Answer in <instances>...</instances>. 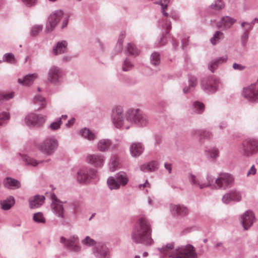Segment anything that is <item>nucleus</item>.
Returning <instances> with one entry per match:
<instances>
[{
  "label": "nucleus",
  "mask_w": 258,
  "mask_h": 258,
  "mask_svg": "<svg viewBox=\"0 0 258 258\" xmlns=\"http://www.w3.org/2000/svg\"><path fill=\"white\" fill-rule=\"evenodd\" d=\"M207 181L205 182L200 176L192 174L188 175L190 183L200 189L212 187L216 189H226L231 187L234 183L233 176L226 172L218 173L217 177H215L212 173L208 172L206 176Z\"/></svg>",
  "instance_id": "nucleus-1"
},
{
  "label": "nucleus",
  "mask_w": 258,
  "mask_h": 258,
  "mask_svg": "<svg viewBox=\"0 0 258 258\" xmlns=\"http://www.w3.org/2000/svg\"><path fill=\"white\" fill-rule=\"evenodd\" d=\"M174 244L169 243L162 246V254L171 258H197L195 247L190 244L178 246L173 249Z\"/></svg>",
  "instance_id": "nucleus-2"
},
{
  "label": "nucleus",
  "mask_w": 258,
  "mask_h": 258,
  "mask_svg": "<svg viewBox=\"0 0 258 258\" xmlns=\"http://www.w3.org/2000/svg\"><path fill=\"white\" fill-rule=\"evenodd\" d=\"M151 234V226L148 220L144 217L140 218L139 225L132 233L133 240L137 243L150 244L152 242Z\"/></svg>",
  "instance_id": "nucleus-3"
},
{
  "label": "nucleus",
  "mask_w": 258,
  "mask_h": 258,
  "mask_svg": "<svg viewBox=\"0 0 258 258\" xmlns=\"http://www.w3.org/2000/svg\"><path fill=\"white\" fill-rule=\"evenodd\" d=\"M126 119L140 126H146L149 123L148 116L139 109H130L126 112Z\"/></svg>",
  "instance_id": "nucleus-4"
},
{
  "label": "nucleus",
  "mask_w": 258,
  "mask_h": 258,
  "mask_svg": "<svg viewBox=\"0 0 258 258\" xmlns=\"http://www.w3.org/2000/svg\"><path fill=\"white\" fill-rule=\"evenodd\" d=\"M242 95L249 102H258V79L255 82L243 88Z\"/></svg>",
  "instance_id": "nucleus-5"
},
{
  "label": "nucleus",
  "mask_w": 258,
  "mask_h": 258,
  "mask_svg": "<svg viewBox=\"0 0 258 258\" xmlns=\"http://www.w3.org/2000/svg\"><path fill=\"white\" fill-rule=\"evenodd\" d=\"M128 181L126 174L120 172L116 175V179L112 177H109L107 180V184L110 189H116L119 188L120 185H125Z\"/></svg>",
  "instance_id": "nucleus-6"
},
{
  "label": "nucleus",
  "mask_w": 258,
  "mask_h": 258,
  "mask_svg": "<svg viewBox=\"0 0 258 258\" xmlns=\"http://www.w3.org/2000/svg\"><path fill=\"white\" fill-rule=\"evenodd\" d=\"M219 84V79L215 76H213L204 78L201 83L202 89L208 93L215 92Z\"/></svg>",
  "instance_id": "nucleus-7"
},
{
  "label": "nucleus",
  "mask_w": 258,
  "mask_h": 258,
  "mask_svg": "<svg viewBox=\"0 0 258 258\" xmlns=\"http://www.w3.org/2000/svg\"><path fill=\"white\" fill-rule=\"evenodd\" d=\"M111 117L114 125L117 128H120L125 124L126 121H128L126 114L125 117L123 109L121 107H116L113 109Z\"/></svg>",
  "instance_id": "nucleus-8"
},
{
  "label": "nucleus",
  "mask_w": 258,
  "mask_h": 258,
  "mask_svg": "<svg viewBox=\"0 0 258 258\" xmlns=\"http://www.w3.org/2000/svg\"><path fill=\"white\" fill-rule=\"evenodd\" d=\"M257 149L258 141L254 139H248L243 142L240 148V152L244 156H248Z\"/></svg>",
  "instance_id": "nucleus-9"
},
{
  "label": "nucleus",
  "mask_w": 258,
  "mask_h": 258,
  "mask_svg": "<svg viewBox=\"0 0 258 258\" xmlns=\"http://www.w3.org/2000/svg\"><path fill=\"white\" fill-rule=\"evenodd\" d=\"M63 16L61 11H56L51 14L48 18V22L46 24L45 31L46 33L51 32L55 27L57 23Z\"/></svg>",
  "instance_id": "nucleus-10"
},
{
  "label": "nucleus",
  "mask_w": 258,
  "mask_h": 258,
  "mask_svg": "<svg viewBox=\"0 0 258 258\" xmlns=\"http://www.w3.org/2000/svg\"><path fill=\"white\" fill-rule=\"evenodd\" d=\"M242 199V194L240 191L232 189L225 194L222 197V200L224 204H228L232 202H239Z\"/></svg>",
  "instance_id": "nucleus-11"
},
{
  "label": "nucleus",
  "mask_w": 258,
  "mask_h": 258,
  "mask_svg": "<svg viewBox=\"0 0 258 258\" xmlns=\"http://www.w3.org/2000/svg\"><path fill=\"white\" fill-rule=\"evenodd\" d=\"M46 120V117L34 113L29 114L25 118V122L28 126L42 125Z\"/></svg>",
  "instance_id": "nucleus-12"
},
{
  "label": "nucleus",
  "mask_w": 258,
  "mask_h": 258,
  "mask_svg": "<svg viewBox=\"0 0 258 258\" xmlns=\"http://www.w3.org/2000/svg\"><path fill=\"white\" fill-rule=\"evenodd\" d=\"M57 142L53 139H47L39 146L40 150L44 153L50 154L56 148Z\"/></svg>",
  "instance_id": "nucleus-13"
},
{
  "label": "nucleus",
  "mask_w": 258,
  "mask_h": 258,
  "mask_svg": "<svg viewBox=\"0 0 258 258\" xmlns=\"http://www.w3.org/2000/svg\"><path fill=\"white\" fill-rule=\"evenodd\" d=\"M254 216L251 211L248 210L241 216L240 220L245 230H247L253 224Z\"/></svg>",
  "instance_id": "nucleus-14"
},
{
  "label": "nucleus",
  "mask_w": 258,
  "mask_h": 258,
  "mask_svg": "<svg viewBox=\"0 0 258 258\" xmlns=\"http://www.w3.org/2000/svg\"><path fill=\"white\" fill-rule=\"evenodd\" d=\"M51 199L52 200L51 208L53 212L57 216L63 218L64 217V209L61 202L57 199L54 194L51 196Z\"/></svg>",
  "instance_id": "nucleus-15"
},
{
  "label": "nucleus",
  "mask_w": 258,
  "mask_h": 258,
  "mask_svg": "<svg viewBox=\"0 0 258 258\" xmlns=\"http://www.w3.org/2000/svg\"><path fill=\"white\" fill-rule=\"evenodd\" d=\"M170 210L174 217H184L188 215V209L181 205H170Z\"/></svg>",
  "instance_id": "nucleus-16"
},
{
  "label": "nucleus",
  "mask_w": 258,
  "mask_h": 258,
  "mask_svg": "<svg viewBox=\"0 0 258 258\" xmlns=\"http://www.w3.org/2000/svg\"><path fill=\"white\" fill-rule=\"evenodd\" d=\"M95 176V171L88 170L86 168H83L78 172L77 180L81 183H85L91 178H93Z\"/></svg>",
  "instance_id": "nucleus-17"
},
{
  "label": "nucleus",
  "mask_w": 258,
  "mask_h": 258,
  "mask_svg": "<svg viewBox=\"0 0 258 258\" xmlns=\"http://www.w3.org/2000/svg\"><path fill=\"white\" fill-rule=\"evenodd\" d=\"M235 21V19L230 17L225 16L217 23V27L222 30H226L230 28Z\"/></svg>",
  "instance_id": "nucleus-18"
},
{
  "label": "nucleus",
  "mask_w": 258,
  "mask_h": 258,
  "mask_svg": "<svg viewBox=\"0 0 258 258\" xmlns=\"http://www.w3.org/2000/svg\"><path fill=\"white\" fill-rule=\"evenodd\" d=\"M60 242L64 244V246L74 251H78L79 247L78 245V238L77 237L73 236L69 239H66L63 237H61L60 239Z\"/></svg>",
  "instance_id": "nucleus-19"
},
{
  "label": "nucleus",
  "mask_w": 258,
  "mask_h": 258,
  "mask_svg": "<svg viewBox=\"0 0 258 258\" xmlns=\"http://www.w3.org/2000/svg\"><path fill=\"white\" fill-rule=\"evenodd\" d=\"M87 160L95 166H101L104 162V156L100 154L89 155Z\"/></svg>",
  "instance_id": "nucleus-20"
},
{
  "label": "nucleus",
  "mask_w": 258,
  "mask_h": 258,
  "mask_svg": "<svg viewBox=\"0 0 258 258\" xmlns=\"http://www.w3.org/2000/svg\"><path fill=\"white\" fill-rule=\"evenodd\" d=\"M228 56L225 55L212 60L208 64L209 69L211 72L214 73L220 64L226 62Z\"/></svg>",
  "instance_id": "nucleus-21"
},
{
  "label": "nucleus",
  "mask_w": 258,
  "mask_h": 258,
  "mask_svg": "<svg viewBox=\"0 0 258 258\" xmlns=\"http://www.w3.org/2000/svg\"><path fill=\"white\" fill-rule=\"evenodd\" d=\"M144 148L141 143L135 142L131 144L130 148L131 154L133 157H138L143 152Z\"/></svg>",
  "instance_id": "nucleus-22"
},
{
  "label": "nucleus",
  "mask_w": 258,
  "mask_h": 258,
  "mask_svg": "<svg viewBox=\"0 0 258 258\" xmlns=\"http://www.w3.org/2000/svg\"><path fill=\"white\" fill-rule=\"evenodd\" d=\"M59 77V70L55 67H51L48 71L47 80L51 83L55 84L57 82Z\"/></svg>",
  "instance_id": "nucleus-23"
},
{
  "label": "nucleus",
  "mask_w": 258,
  "mask_h": 258,
  "mask_svg": "<svg viewBox=\"0 0 258 258\" xmlns=\"http://www.w3.org/2000/svg\"><path fill=\"white\" fill-rule=\"evenodd\" d=\"M45 198L43 196H35L29 200L30 207L31 209L37 208L43 204Z\"/></svg>",
  "instance_id": "nucleus-24"
},
{
  "label": "nucleus",
  "mask_w": 258,
  "mask_h": 258,
  "mask_svg": "<svg viewBox=\"0 0 258 258\" xmlns=\"http://www.w3.org/2000/svg\"><path fill=\"white\" fill-rule=\"evenodd\" d=\"M38 76L36 74H29L26 75L24 79H19L18 82L25 86H29L32 84L34 80L37 78Z\"/></svg>",
  "instance_id": "nucleus-25"
},
{
  "label": "nucleus",
  "mask_w": 258,
  "mask_h": 258,
  "mask_svg": "<svg viewBox=\"0 0 258 258\" xmlns=\"http://www.w3.org/2000/svg\"><path fill=\"white\" fill-rule=\"evenodd\" d=\"M6 187L12 189L18 188L20 187V183L18 180L10 177H7L4 182Z\"/></svg>",
  "instance_id": "nucleus-26"
},
{
  "label": "nucleus",
  "mask_w": 258,
  "mask_h": 258,
  "mask_svg": "<svg viewBox=\"0 0 258 258\" xmlns=\"http://www.w3.org/2000/svg\"><path fill=\"white\" fill-rule=\"evenodd\" d=\"M111 142L108 139H101L99 140L97 143V149L101 152H105L107 151L111 146Z\"/></svg>",
  "instance_id": "nucleus-27"
},
{
  "label": "nucleus",
  "mask_w": 258,
  "mask_h": 258,
  "mask_svg": "<svg viewBox=\"0 0 258 258\" xmlns=\"http://www.w3.org/2000/svg\"><path fill=\"white\" fill-rule=\"evenodd\" d=\"M205 152L207 158L210 161H215L219 156V150L215 147L208 149Z\"/></svg>",
  "instance_id": "nucleus-28"
},
{
  "label": "nucleus",
  "mask_w": 258,
  "mask_h": 258,
  "mask_svg": "<svg viewBox=\"0 0 258 258\" xmlns=\"http://www.w3.org/2000/svg\"><path fill=\"white\" fill-rule=\"evenodd\" d=\"M67 43L65 41L58 42L56 46L53 49V53L58 55L64 53L67 50Z\"/></svg>",
  "instance_id": "nucleus-29"
},
{
  "label": "nucleus",
  "mask_w": 258,
  "mask_h": 258,
  "mask_svg": "<svg viewBox=\"0 0 258 258\" xmlns=\"http://www.w3.org/2000/svg\"><path fill=\"white\" fill-rule=\"evenodd\" d=\"M80 133L83 137L89 141H93L96 138V135L87 128L82 130Z\"/></svg>",
  "instance_id": "nucleus-30"
},
{
  "label": "nucleus",
  "mask_w": 258,
  "mask_h": 258,
  "mask_svg": "<svg viewBox=\"0 0 258 258\" xmlns=\"http://www.w3.org/2000/svg\"><path fill=\"white\" fill-rule=\"evenodd\" d=\"M14 204L15 200L13 197H10L1 202L2 208L4 210L10 209Z\"/></svg>",
  "instance_id": "nucleus-31"
},
{
  "label": "nucleus",
  "mask_w": 258,
  "mask_h": 258,
  "mask_svg": "<svg viewBox=\"0 0 258 258\" xmlns=\"http://www.w3.org/2000/svg\"><path fill=\"white\" fill-rule=\"evenodd\" d=\"M189 86L185 87L183 89L184 93H187L191 91V88H194L198 84L197 79L194 76H190L188 79Z\"/></svg>",
  "instance_id": "nucleus-32"
},
{
  "label": "nucleus",
  "mask_w": 258,
  "mask_h": 258,
  "mask_svg": "<svg viewBox=\"0 0 258 258\" xmlns=\"http://www.w3.org/2000/svg\"><path fill=\"white\" fill-rule=\"evenodd\" d=\"M158 163L156 161H152L148 164H144L141 166V169L144 172L153 171L157 168Z\"/></svg>",
  "instance_id": "nucleus-33"
},
{
  "label": "nucleus",
  "mask_w": 258,
  "mask_h": 258,
  "mask_svg": "<svg viewBox=\"0 0 258 258\" xmlns=\"http://www.w3.org/2000/svg\"><path fill=\"white\" fill-rule=\"evenodd\" d=\"M192 109L195 113L202 114L205 110V105L202 102L196 101L193 102Z\"/></svg>",
  "instance_id": "nucleus-34"
},
{
  "label": "nucleus",
  "mask_w": 258,
  "mask_h": 258,
  "mask_svg": "<svg viewBox=\"0 0 258 258\" xmlns=\"http://www.w3.org/2000/svg\"><path fill=\"white\" fill-rule=\"evenodd\" d=\"M224 37L223 33L217 31L214 34L213 37L210 39V41L213 45H215L219 42Z\"/></svg>",
  "instance_id": "nucleus-35"
},
{
  "label": "nucleus",
  "mask_w": 258,
  "mask_h": 258,
  "mask_svg": "<svg viewBox=\"0 0 258 258\" xmlns=\"http://www.w3.org/2000/svg\"><path fill=\"white\" fill-rule=\"evenodd\" d=\"M192 134L201 137H203L205 139H210L212 136V133L210 132L202 130H194Z\"/></svg>",
  "instance_id": "nucleus-36"
},
{
  "label": "nucleus",
  "mask_w": 258,
  "mask_h": 258,
  "mask_svg": "<svg viewBox=\"0 0 258 258\" xmlns=\"http://www.w3.org/2000/svg\"><path fill=\"white\" fill-rule=\"evenodd\" d=\"M225 5L222 0H214V3L210 6L211 9L216 11H219L223 9Z\"/></svg>",
  "instance_id": "nucleus-37"
},
{
  "label": "nucleus",
  "mask_w": 258,
  "mask_h": 258,
  "mask_svg": "<svg viewBox=\"0 0 258 258\" xmlns=\"http://www.w3.org/2000/svg\"><path fill=\"white\" fill-rule=\"evenodd\" d=\"M126 50L131 54L133 55H138L140 50L136 47L135 45L132 43H129L126 46Z\"/></svg>",
  "instance_id": "nucleus-38"
},
{
  "label": "nucleus",
  "mask_w": 258,
  "mask_h": 258,
  "mask_svg": "<svg viewBox=\"0 0 258 258\" xmlns=\"http://www.w3.org/2000/svg\"><path fill=\"white\" fill-rule=\"evenodd\" d=\"M98 252V255H97L98 258H109V253L108 249L104 246H102L100 249L97 248Z\"/></svg>",
  "instance_id": "nucleus-39"
},
{
  "label": "nucleus",
  "mask_w": 258,
  "mask_h": 258,
  "mask_svg": "<svg viewBox=\"0 0 258 258\" xmlns=\"http://www.w3.org/2000/svg\"><path fill=\"white\" fill-rule=\"evenodd\" d=\"M67 118V115H62L58 121H55L51 123L50 125V128L51 130H56L60 127V125L62 123V120H66Z\"/></svg>",
  "instance_id": "nucleus-40"
},
{
  "label": "nucleus",
  "mask_w": 258,
  "mask_h": 258,
  "mask_svg": "<svg viewBox=\"0 0 258 258\" xmlns=\"http://www.w3.org/2000/svg\"><path fill=\"white\" fill-rule=\"evenodd\" d=\"M151 62L153 66H156L160 63V55L159 53L154 52L151 56Z\"/></svg>",
  "instance_id": "nucleus-41"
},
{
  "label": "nucleus",
  "mask_w": 258,
  "mask_h": 258,
  "mask_svg": "<svg viewBox=\"0 0 258 258\" xmlns=\"http://www.w3.org/2000/svg\"><path fill=\"white\" fill-rule=\"evenodd\" d=\"M35 103L40 105V108H43L46 105V102L44 97L37 96L35 97Z\"/></svg>",
  "instance_id": "nucleus-42"
},
{
  "label": "nucleus",
  "mask_w": 258,
  "mask_h": 258,
  "mask_svg": "<svg viewBox=\"0 0 258 258\" xmlns=\"http://www.w3.org/2000/svg\"><path fill=\"white\" fill-rule=\"evenodd\" d=\"M34 220L36 222L44 223L45 222V218L41 213H37L34 215Z\"/></svg>",
  "instance_id": "nucleus-43"
},
{
  "label": "nucleus",
  "mask_w": 258,
  "mask_h": 258,
  "mask_svg": "<svg viewBox=\"0 0 258 258\" xmlns=\"http://www.w3.org/2000/svg\"><path fill=\"white\" fill-rule=\"evenodd\" d=\"M118 166V160L117 158L112 159L109 165V169L111 171H114Z\"/></svg>",
  "instance_id": "nucleus-44"
},
{
  "label": "nucleus",
  "mask_w": 258,
  "mask_h": 258,
  "mask_svg": "<svg viewBox=\"0 0 258 258\" xmlns=\"http://www.w3.org/2000/svg\"><path fill=\"white\" fill-rule=\"evenodd\" d=\"M23 159L25 163L28 165L35 166L38 163L36 160L28 156H25Z\"/></svg>",
  "instance_id": "nucleus-45"
},
{
  "label": "nucleus",
  "mask_w": 258,
  "mask_h": 258,
  "mask_svg": "<svg viewBox=\"0 0 258 258\" xmlns=\"http://www.w3.org/2000/svg\"><path fill=\"white\" fill-rule=\"evenodd\" d=\"M172 1L173 0H162V2L164 1V4L162 3V16H164L165 17H168L169 14L165 12V10L167 9L168 4Z\"/></svg>",
  "instance_id": "nucleus-46"
},
{
  "label": "nucleus",
  "mask_w": 258,
  "mask_h": 258,
  "mask_svg": "<svg viewBox=\"0 0 258 258\" xmlns=\"http://www.w3.org/2000/svg\"><path fill=\"white\" fill-rule=\"evenodd\" d=\"M9 115L7 113L4 112L0 114V125L5 123L9 119Z\"/></svg>",
  "instance_id": "nucleus-47"
},
{
  "label": "nucleus",
  "mask_w": 258,
  "mask_h": 258,
  "mask_svg": "<svg viewBox=\"0 0 258 258\" xmlns=\"http://www.w3.org/2000/svg\"><path fill=\"white\" fill-rule=\"evenodd\" d=\"M14 96L13 93H4L3 92H0V100H8L12 98Z\"/></svg>",
  "instance_id": "nucleus-48"
},
{
  "label": "nucleus",
  "mask_w": 258,
  "mask_h": 258,
  "mask_svg": "<svg viewBox=\"0 0 258 258\" xmlns=\"http://www.w3.org/2000/svg\"><path fill=\"white\" fill-rule=\"evenodd\" d=\"M82 243L87 246H91L95 244V241L90 237L87 236L85 239L82 240Z\"/></svg>",
  "instance_id": "nucleus-49"
},
{
  "label": "nucleus",
  "mask_w": 258,
  "mask_h": 258,
  "mask_svg": "<svg viewBox=\"0 0 258 258\" xmlns=\"http://www.w3.org/2000/svg\"><path fill=\"white\" fill-rule=\"evenodd\" d=\"M133 66L128 59H125L123 66L122 70L124 71H127L133 68Z\"/></svg>",
  "instance_id": "nucleus-50"
},
{
  "label": "nucleus",
  "mask_w": 258,
  "mask_h": 258,
  "mask_svg": "<svg viewBox=\"0 0 258 258\" xmlns=\"http://www.w3.org/2000/svg\"><path fill=\"white\" fill-rule=\"evenodd\" d=\"M5 58L6 61L9 63L15 62V58L14 55L12 53H6L5 55Z\"/></svg>",
  "instance_id": "nucleus-51"
},
{
  "label": "nucleus",
  "mask_w": 258,
  "mask_h": 258,
  "mask_svg": "<svg viewBox=\"0 0 258 258\" xmlns=\"http://www.w3.org/2000/svg\"><path fill=\"white\" fill-rule=\"evenodd\" d=\"M42 29V26H37L33 27L31 31V35L34 36L37 35L41 31Z\"/></svg>",
  "instance_id": "nucleus-52"
},
{
  "label": "nucleus",
  "mask_w": 258,
  "mask_h": 258,
  "mask_svg": "<svg viewBox=\"0 0 258 258\" xmlns=\"http://www.w3.org/2000/svg\"><path fill=\"white\" fill-rule=\"evenodd\" d=\"M232 68L235 70L241 71L244 70L245 69L246 67L242 65L241 64L234 62L233 63Z\"/></svg>",
  "instance_id": "nucleus-53"
},
{
  "label": "nucleus",
  "mask_w": 258,
  "mask_h": 258,
  "mask_svg": "<svg viewBox=\"0 0 258 258\" xmlns=\"http://www.w3.org/2000/svg\"><path fill=\"white\" fill-rule=\"evenodd\" d=\"M164 27H165V29L166 31L165 32L166 37H167L169 35V32L168 31H169L171 28V22L169 21L166 20Z\"/></svg>",
  "instance_id": "nucleus-54"
},
{
  "label": "nucleus",
  "mask_w": 258,
  "mask_h": 258,
  "mask_svg": "<svg viewBox=\"0 0 258 258\" xmlns=\"http://www.w3.org/2000/svg\"><path fill=\"white\" fill-rule=\"evenodd\" d=\"M248 38V33L244 31L241 36V42L243 45H244L247 41Z\"/></svg>",
  "instance_id": "nucleus-55"
},
{
  "label": "nucleus",
  "mask_w": 258,
  "mask_h": 258,
  "mask_svg": "<svg viewBox=\"0 0 258 258\" xmlns=\"http://www.w3.org/2000/svg\"><path fill=\"white\" fill-rule=\"evenodd\" d=\"M165 169L168 171V173L170 174L172 170V165L169 162H165L164 164Z\"/></svg>",
  "instance_id": "nucleus-56"
},
{
  "label": "nucleus",
  "mask_w": 258,
  "mask_h": 258,
  "mask_svg": "<svg viewBox=\"0 0 258 258\" xmlns=\"http://www.w3.org/2000/svg\"><path fill=\"white\" fill-rule=\"evenodd\" d=\"M125 34L124 32H122L120 34V35L119 36L118 42H117V44H118V45H119V47H121L123 41V39L125 38Z\"/></svg>",
  "instance_id": "nucleus-57"
},
{
  "label": "nucleus",
  "mask_w": 258,
  "mask_h": 258,
  "mask_svg": "<svg viewBox=\"0 0 258 258\" xmlns=\"http://www.w3.org/2000/svg\"><path fill=\"white\" fill-rule=\"evenodd\" d=\"M253 26H254V25L253 24V23L251 22H249H249L247 23V25L244 29V31L246 32L247 33H249V32L250 31H251L252 30V29L253 28Z\"/></svg>",
  "instance_id": "nucleus-58"
},
{
  "label": "nucleus",
  "mask_w": 258,
  "mask_h": 258,
  "mask_svg": "<svg viewBox=\"0 0 258 258\" xmlns=\"http://www.w3.org/2000/svg\"><path fill=\"white\" fill-rule=\"evenodd\" d=\"M24 3L29 6H31L36 3V0H22Z\"/></svg>",
  "instance_id": "nucleus-59"
},
{
  "label": "nucleus",
  "mask_w": 258,
  "mask_h": 258,
  "mask_svg": "<svg viewBox=\"0 0 258 258\" xmlns=\"http://www.w3.org/2000/svg\"><path fill=\"white\" fill-rule=\"evenodd\" d=\"M255 173H256V169L255 168L254 166L252 165L250 169L248 171L247 175V176H248L250 174L254 175L255 174Z\"/></svg>",
  "instance_id": "nucleus-60"
},
{
  "label": "nucleus",
  "mask_w": 258,
  "mask_h": 258,
  "mask_svg": "<svg viewBox=\"0 0 258 258\" xmlns=\"http://www.w3.org/2000/svg\"><path fill=\"white\" fill-rule=\"evenodd\" d=\"M75 122V118H72L68 121V123L66 124V126L68 127H70Z\"/></svg>",
  "instance_id": "nucleus-61"
},
{
  "label": "nucleus",
  "mask_w": 258,
  "mask_h": 258,
  "mask_svg": "<svg viewBox=\"0 0 258 258\" xmlns=\"http://www.w3.org/2000/svg\"><path fill=\"white\" fill-rule=\"evenodd\" d=\"M149 186V183L147 181H146V182L145 183H144L143 184H140L139 185V188L140 189H142V188H144L146 187Z\"/></svg>",
  "instance_id": "nucleus-62"
},
{
  "label": "nucleus",
  "mask_w": 258,
  "mask_h": 258,
  "mask_svg": "<svg viewBox=\"0 0 258 258\" xmlns=\"http://www.w3.org/2000/svg\"><path fill=\"white\" fill-rule=\"evenodd\" d=\"M227 124L225 122H221L219 125V127L220 129L224 128L226 127Z\"/></svg>",
  "instance_id": "nucleus-63"
},
{
  "label": "nucleus",
  "mask_w": 258,
  "mask_h": 258,
  "mask_svg": "<svg viewBox=\"0 0 258 258\" xmlns=\"http://www.w3.org/2000/svg\"><path fill=\"white\" fill-rule=\"evenodd\" d=\"M67 24H68V19H65V20H64L63 23L62 24L61 28H64L66 26H67Z\"/></svg>",
  "instance_id": "nucleus-64"
}]
</instances>
